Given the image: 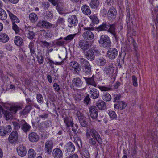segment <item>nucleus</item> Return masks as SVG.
Wrapping results in <instances>:
<instances>
[{
  "label": "nucleus",
  "instance_id": "obj_38",
  "mask_svg": "<svg viewBox=\"0 0 158 158\" xmlns=\"http://www.w3.org/2000/svg\"><path fill=\"white\" fill-rule=\"evenodd\" d=\"M21 121H12L11 123L12 125H13L14 129L16 130H18L21 127L22 124Z\"/></svg>",
  "mask_w": 158,
  "mask_h": 158
},
{
  "label": "nucleus",
  "instance_id": "obj_54",
  "mask_svg": "<svg viewBox=\"0 0 158 158\" xmlns=\"http://www.w3.org/2000/svg\"><path fill=\"white\" fill-rule=\"evenodd\" d=\"M36 99L38 103L42 104L43 102V97L42 95L40 94H37Z\"/></svg>",
  "mask_w": 158,
  "mask_h": 158
},
{
  "label": "nucleus",
  "instance_id": "obj_34",
  "mask_svg": "<svg viewBox=\"0 0 158 158\" xmlns=\"http://www.w3.org/2000/svg\"><path fill=\"white\" fill-rule=\"evenodd\" d=\"M83 13L86 15H89L91 13V10L89 7L86 5H83L81 8Z\"/></svg>",
  "mask_w": 158,
  "mask_h": 158
},
{
  "label": "nucleus",
  "instance_id": "obj_41",
  "mask_svg": "<svg viewBox=\"0 0 158 158\" xmlns=\"http://www.w3.org/2000/svg\"><path fill=\"white\" fill-rule=\"evenodd\" d=\"M7 16L5 11L2 8H0V19L4 20L6 19Z\"/></svg>",
  "mask_w": 158,
  "mask_h": 158
},
{
  "label": "nucleus",
  "instance_id": "obj_63",
  "mask_svg": "<svg viewBox=\"0 0 158 158\" xmlns=\"http://www.w3.org/2000/svg\"><path fill=\"white\" fill-rule=\"evenodd\" d=\"M54 90L57 92H59L60 90L59 85L56 83H55L53 85Z\"/></svg>",
  "mask_w": 158,
  "mask_h": 158
},
{
  "label": "nucleus",
  "instance_id": "obj_11",
  "mask_svg": "<svg viewBox=\"0 0 158 158\" xmlns=\"http://www.w3.org/2000/svg\"><path fill=\"white\" fill-rule=\"evenodd\" d=\"M16 151L18 155L21 157L25 156L27 153L26 147L23 144H19L16 148Z\"/></svg>",
  "mask_w": 158,
  "mask_h": 158
},
{
  "label": "nucleus",
  "instance_id": "obj_18",
  "mask_svg": "<svg viewBox=\"0 0 158 158\" xmlns=\"http://www.w3.org/2000/svg\"><path fill=\"white\" fill-rule=\"evenodd\" d=\"M28 139L31 142H36L39 140V137L36 133L31 132L28 135Z\"/></svg>",
  "mask_w": 158,
  "mask_h": 158
},
{
  "label": "nucleus",
  "instance_id": "obj_57",
  "mask_svg": "<svg viewBox=\"0 0 158 158\" xmlns=\"http://www.w3.org/2000/svg\"><path fill=\"white\" fill-rule=\"evenodd\" d=\"M7 134L5 129V127H1L0 128V135L4 136Z\"/></svg>",
  "mask_w": 158,
  "mask_h": 158
},
{
  "label": "nucleus",
  "instance_id": "obj_51",
  "mask_svg": "<svg viewBox=\"0 0 158 158\" xmlns=\"http://www.w3.org/2000/svg\"><path fill=\"white\" fill-rule=\"evenodd\" d=\"M113 100L114 102H118L121 97L120 94L114 95L113 96Z\"/></svg>",
  "mask_w": 158,
  "mask_h": 158
},
{
  "label": "nucleus",
  "instance_id": "obj_44",
  "mask_svg": "<svg viewBox=\"0 0 158 158\" xmlns=\"http://www.w3.org/2000/svg\"><path fill=\"white\" fill-rule=\"evenodd\" d=\"M28 155L29 158H34L36 156V153L34 149H30L28 151Z\"/></svg>",
  "mask_w": 158,
  "mask_h": 158
},
{
  "label": "nucleus",
  "instance_id": "obj_56",
  "mask_svg": "<svg viewBox=\"0 0 158 158\" xmlns=\"http://www.w3.org/2000/svg\"><path fill=\"white\" fill-rule=\"evenodd\" d=\"M84 98H85L83 101L84 102V103L87 105L89 103V102L90 100V99L89 98V95L88 94H86V95L85 96H84Z\"/></svg>",
  "mask_w": 158,
  "mask_h": 158
},
{
  "label": "nucleus",
  "instance_id": "obj_29",
  "mask_svg": "<svg viewBox=\"0 0 158 158\" xmlns=\"http://www.w3.org/2000/svg\"><path fill=\"white\" fill-rule=\"evenodd\" d=\"M97 107L101 110H104L106 108L105 102L101 100H99L96 102Z\"/></svg>",
  "mask_w": 158,
  "mask_h": 158
},
{
  "label": "nucleus",
  "instance_id": "obj_9",
  "mask_svg": "<svg viewBox=\"0 0 158 158\" xmlns=\"http://www.w3.org/2000/svg\"><path fill=\"white\" fill-rule=\"evenodd\" d=\"M84 29L85 30H87V31L84 32L82 36L83 38L86 40H91L93 39L94 35L93 33L90 31L91 28L90 27H84Z\"/></svg>",
  "mask_w": 158,
  "mask_h": 158
},
{
  "label": "nucleus",
  "instance_id": "obj_12",
  "mask_svg": "<svg viewBox=\"0 0 158 158\" xmlns=\"http://www.w3.org/2000/svg\"><path fill=\"white\" fill-rule=\"evenodd\" d=\"M53 148V143L51 140L46 141L45 143L44 151L48 154H50Z\"/></svg>",
  "mask_w": 158,
  "mask_h": 158
},
{
  "label": "nucleus",
  "instance_id": "obj_23",
  "mask_svg": "<svg viewBox=\"0 0 158 158\" xmlns=\"http://www.w3.org/2000/svg\"><path fill=\"white\" fill-rule=\"evenodd\" d=\"M69 66L73 68L74 69V72L75 73H78V72H79L81 70L80 65L78 63L75 61H72L70 62Z\"/></svg>",
  "mask_w": 158,
  "mask_h": 158
},
{
  "label": "nucleus",
  "instance_id": "obj_25",
  "mask_svg": "<svg viewBox=\"0 0 158 158\" xmlns=\"http://www.w3.org/2000/svg\"><path fill=\"white\" fill-rule=\"evenodd\" d=\"M116 10L114 7H111L108 11V17L111 18L112 20L116 18Z\"/></svg>",
  "mask_w": 158,
  "mask_h": 158
},
{
  "label": "nucleus",
  "instance_id": "obj_5",
  "mask_svg": "<svg viewBox=\"0 0 158 158\" xmlns=\"http://www.w3.org/2000/svg\"><path fill=\"white\" fill-rule=\"evenodd\" d=\"M72 128V131L74 132V135L73 136L74 141L76 143L79 149L81 148L82 147V143L80 138L78 137L76 134V131L78 128V125L77 124H75L74 126Z\"/></svg>",
  "mask_w": 158,
  "mask_h": 158
},
{
  "label": "nucleus",
  "instance_id": "obj_17",
  "mask_svg": "<svg viewBox=\"0 0 158 158\" xmlns=\"http://www.w3.org/2000/svg\"><path fill=\"white\" fill-rule=\"evenodd\" d=\"M84 54L86 58L89 60L93 61L95 58L94 52L91 49H89L85 52Z\"/></svg>",
  "mask_w": 158,
  "mask_h": 158
},
{
  "label": "nucleus",
  "instance_id": "obj_27",
  "mask_svg": "<svg viewBox=\"0 0 158 158\" xmlns=\"http://www.w3.org/2000/svg\"><path fill=\"white\" fill-rule=\"evenodd\" d=\"M83 78L85 80L87 85H90L96 87L97 84L94 80L93 76L91 77H84Z\"/></svg>",
  "mask_w": 158,
  "mask_h": 158
},
{
  "label": "nucleus",
  "instance_id": "obj_53",
  "mask_svg": "<svg viewBox=\"0 0 158 158\" xmlns=\"http://www.w3.org/2000/svg\"><path fill=\"white\" fill-rule=\"evenodd\" d=\"M37 57L39 63L40 64H42L44 62V57L42 55V54H41L40 53L37 56Z\"/></svg>",
  "mask_w": 158,
  "mask_h": 158
},
{
  "label": "nucleus",
  "instance_id": "obj_28",
  "mask_svg": "<svg viewBox=\"0 0 158 158\" xmlns=\"http://www.w3.org/2000/svg\"><path fill=\"white\" fill-rule=\"evenodd\" d=\"M80 124L82 127H86L87 126L88 123L86 118L83 116L80 115L78 117Z\"/></svg>",
  "mask_w": 158,
  "mask_h": 158
},
{
  "label": "nucleus",
  "instance_id": "obj_43",
  "mask_svg": "<svg viewBox=\"0 0 158 158\" xmlns=\"http://www.w3.org/2000/svg\"><path fill=\"white\" fill-rule=\"evenodd\" d=\"M28 47L30 50V53L31 56H32L35 53L34 43L33 42H30L28 45Z\"/></svg>",
  "mask_w": 158,
  "mask_h": 158
},
{
  "label": "nucleus",
  "instance_id": "obj_7",
  "mask_svg": "<svg viewBox=\"0 0 158 158\" xmlns=\"http://www.w3.org/2000/svg\"><path fill=\"white\" fill-rule=\"evenodd\" d=\"M68 26L70 28L76 26L78 23V19L75 15H72L69 17L67 20Z\"/></svg>",
  "mask_w": 158,
  "mask_h": 158
},
{
  "label": "nucleus",
  "instance_id": "obj_13",
  "mask_svg": "<svg viewBox=\"0 0 158 158\" xmlns=\"http://www.w3.org/2000/svg\"><path fill=\"white\" fill-rule=\"evenodd\" d=\"M89 111L91 118L93 119L97 120L98 112L97 107L93 106H90L89 108Z\"/></svg>",
  "mask_w": 158,
  "mask_h": 158
},
{
  "label": "nucleus",
  "instance_id": "obj_2",
  "mask_svg": "<svg viewBox=\"0 0 158 158\" xmlns=\"http://www.w3.org/2000/svg\"><path fill=\"white\" fill-rule=\"evenodd\" d=\"M99 43L100 46L105 48H108L111 45V42L110 38L105 35H102L101 36Z\"/></svg>",
  "mask_w": 158,
  "mask_h": 158
},
{
  "label": "nucleus",
  "instance_id": "obj_33",
  "mask_svg": "<svg viewBox=\"0 0 158 158\" xmlns=\"http://www.w3.org/2000/svg\"><path fill=\"white\" fill-rule=\"evenodd\" d=\"M27 30L28 31L27 34V37L30 40H32L33 39L35 35V34L34 32L33 28L31 27H28L27 28Z\"/></svg>",
  "mask_w": 158,
  "mask_h": 158
},
{
  "label": "nucleus",
  "instance_id": "obj_30",
  "mask_svg": "<svg viewBox=\"0 0 158 158\" xmlns=\"http://www.w3.org/2000/svg\"><path fill=\"white\" fill-rule=\"evenodd\" d=\"M14 43L18 46H22L24 44L22 38L19 36H16L14 39Z\"/></svg>",
  "mask_w": 158,
  "mask_h": 158
},
{
  "label": "nucleus",
  "instance_id": "obj_1",
  "mask_svg": "<svg viewBox=\"0 0 158 158\" xmlns=\"http://www.w3.org/2000/svg\"><path fill=\"white\" fill-rule=\"evenodd\" d=\"M90 135H91L92 137L95 138L99 143L102 144V140L100 135L95 130L87 129L85 135L86 138H89Z\"/></svg>",
  "mask_w": 158,
  "mask_h": 158
},
{
  "label": "nucleus",
  "instance_id": "obj_3",
  "mask_svg": "<svg viewBox=\"0 0 158 158\" xmlns=\"http://www.w3.org/2000/svg\"><path fill=\"white\" fill-rule=\"evenodd\" d=\"M80 62L83 72L86 74H89L91 71V66L89 61L86 59L81 58Z\"/></svg>",
  "mask_w": 158,
  "mask_h": 158
},
{
  "label": "nucleus",
  "instance_id": "obj_55",
  "mask_svg": "<svg viewBox=\"0 0 158 158\" xmlns=\"http://www.w3.org/2000/svg\"><path fill=\"white\" fill-rule=\"evenodd\" d=\"M97 140L95 138L93 137V138H91L89 139V143L91 145H95V147H96V141Z\"/></svg>",
  "mask_w": 158,
  "mask_h": 158
},
{
  "label": "nucleus",
  "instance_id": "obj_19",
  "mask_svg": "<svg viewBox=\"0 0 158 158\" xmlns=\"http://www.w3.org/2000/svg\"><path fill=\"white\" fill-rule=\"evenodd\" d=\"M72 84L77 88H81L83 84L82 81L79 77L74 78L72 81Z\"/></svg>",
  "mask_w": 158,
  "mask_h": 158
},
{
  "label": "nucleus",
  "instance_id": "obj_40",
  "mask_svg": "<svg viewBox=\"0 0 158 158\" xmlns=\"http://www.w3.org/2000/svg\"><path fill=\"white\" fill-rule=\"evenodd\" d=\"M102 99L106 101H109L111 100V97L110 94L107 92H103L102 95Z\"/></svg>",
  "mask_w": 158,
  "mask_h": 158
},
{
  "label": "nucleus",
  "instance_id": "obj_32",
  "mask_svg": "<svg viewBox=\"0 0 158 158\" xmlns=\"http://www.w3.org/2000/svg\"><path fill=\"white\" fill-rule=\"evenodd\" d=\"M109 23L107 22H103L102 24L98 26L97 29L99 31H106L109 28Z\"/></svg>",
  "mask_w": 158,
  "mask_h": 158
},
{
  "label": "nucleus",
  "instance_id": "obj_39",
  "mask_svg": "<svg viewBox=\"0 0 158 158\" xmlns=\"http://www.w3.org/2000/svg\"><path fill=\"white\" fill-rule=\"evenodd\" d=\"M31 108L32 107L31 105H28L26 106L23 111L21 112V115H25L27 114L30 111Z\"/></svg>",
  "mask_w": 158,
  "mask_h": 158
},
{
  "label": "nucleus",
  "instance_id": "obj_15",
  "mask_svg": "<svg viewBox=\"0 0 158 158\" xmlns=\"http://www.w3.org/2000/svg\"><path fill=\"white\" fill-rule=\"evenodd\" d=\"M116 28L115 24H110L109 23V29H107V31L111 33L114 37L116 40L117 41L118 40V38L116 35Z\"/></svg>",
  "mask_w": 158,
  "mask_h": 158
},
{
  "label": "nucleus",
  "instance_id": "obj_16",
  "mask_svg": "<svg viewBox=\"0 0 158 158\" xmlns=\"http://www.w3.org/2000/svg\"><path fill=\"white\" fill-rule=\"evenodd\" d=\"M79 46L83 50L88 49L89 47V42L85 40H81L78 43Z\"/></svg>",
  "mask_w": 158,
  "mask_h": 158
},
{
  "label": "nucleus",
  "instance_id": "obj_10",
  "mask_svg": "<svg viewBox=\"0 0 158 158\" xmlns=\"http://www.w3.org/2000/svg\"><path fill=\"white\" fill-rule=\"evenodd\" d=\"M18 134L16 131H13L9 135L8 141L12 144L15 143L18 140Z\"/></svg>",
  "mask_w": 158,
  "mask_h": 158
},
{
  "label": "nucleus",
  "instance_id": "obj_48",
  "mask_svg": "<svg viewBox=\"0 0 158 158\" xmlns=\"http://www.w3.org/2000/svg\"><path fill=\"white\" fill-rule=\"evenodd\" d=\"M12 23V28L15 31L16 34H18L20 32V31L21 30V29L15 23Z\"/></svg>",
  "mask_w": 158,
  "mask_h": 158
},
{
  "label": "nucleus",
  "instance_id": "obj_50",
  "mask_svg": "<svg viewBox=\"0 0 158 158\" xmlns=\"http://www.w3.org/2000/svg\"><path fill=\"white\" fill-rule=\"evenodd\" d=\"M84 98V95L82 94H77L75 95L74 98L76 101H79Z\"/></svg>",
  "mask_w": 158,
  "mask_h": 158
},
{
  "label": "nucleus",
  "instance_id": "obj_52",
  "mask_svg": "<svg viewBox=\"0 0 158 158\" xmlns=\"http://www.w3.org/2000/svg\"><path fill=\"white\" fill-rule=\"evenodd\" d=\"M127 23H128L130 22V21L131 20V18H130V9L128 7H127Z\"/></svg>",
  "mask_w": 158,
  "mask_h": 158
},
{
  "label": "nucleus",
  "instance_id": "obj_60",
  "mask_svg": "<svg viewBox=\"0 0 158 158\" xmlns=\"http://www.w3.org/2000/svg\"><path fill=\"white\" fill-rule=\"evenodd\" d=\"M118 106L120 109H123L126 106V104L123 101H120L118 102Z\"/></svg>",
  "mask_w": 158,
  "mask_h": 158
},
{
  "label": "nucleus",
  "instance_id": "obj_62",
  "mask_svg": "<svg viewBox=\"0 0 158 158\" xmlns=\"http://www.w3.org/2000/svg\"><path fill=\"white\" fill-rule=\"evenodd\" d=\"M132 80L133 85L137 86L138 85L137 77L135 76H133L132 77Z\"/></svg>",
  "mask_w": 158,
  "mask_h": 158
},
{
  "label": "nucleus",
  "instance_id": "obj_46",
  "mask_svg": "<svg viewBox=\"0 0 158 158\" xmlns=\"http://www.w3.org/2000/svg\"><path fill=\"white\" fill-rule=\"evenodd\" d=\"M76 35V34H70L64 37V39L66 41L69 42L72 40Z\"/></svg>",
  "mask_w": 158,
  "mask_h": 158
},
{
  "label": "nucleus",
  "instance_id": "obj_14",
  "mask_svg": "<svg viewBox=\"0 0 158 158\" xmlns=\"http://www.w3.org/2000/svg\"><path fill=\"white\" fill-rule=\"evenodd\" d=\"M105 73L110 77H112L114 71V67L111 65H106L103 69Z\"/></svg>",
  "mask_w": 158,
  "mask_h": 158
},
{
  "label": "nucleus",
  "instance_id": "obj_8",
  "mask_svg": "<svg viewBox=\"0 0 158 158\" xmlns=\"http://www.w3.org/2000/svg\"><path fill=\"white\" fill-rule=\"evenodd\" d=\"M118 53V51L116 48H110L107 52L106 56L110 59L113 60L116 58Z\"/></svg>",
  "mask_w": 158,
  "mask_h": 158
},
{
  "label": "nucleus",
  "instance_id": "obj_61",
  "mask_svg": "<svg viewBox=\"0 0 158 158\" xmlns=\"http://www.w3.org/2000/svg\"><path fill=\"white\" fill-rule=\"evenodd\" d=\"M43 35L46 38L50 37L52 35L51 33V32L49 31H48L46 32L44 31L43 33Z\"/></svg>",
  "mask_w": 158,
  "mask_h": 158
},
{
  "label": "nucleus",
  "instance_id": "obj_59",
  "mask_svg": "<svg viewBox=\"0 0 158 158\" xmlns=\"http://www.w3.org/2000/svg\"><path fill=\"white\" fill-rule=\"evenodd\" d=\"M65 21L64 19L63 18L59 17L56 23L57 25L62 24H64Z\"/></svg>",
  "mask_w": 158,
  "mask_h": 158
},
{
  "label": "nucleus",
  "instance_id": "obj_4",
  "mask_svg": "<svg viewBox=\"0 0 158 158\" xmlns=\"http://www.w3.org/2000/svg\"><path fill=\"white\" fill-rule=\"evenodd\" d=\"M21 108V106L17 105L11 106L9 109V111H6L4 115L6 120H8L12 118L13 114L16 113L18 110Z\"/></svg>",
  "mask_w": 158,
  "mask_h": 158
},
{
  "label": "nucleus",
  "instance_id": "obj_47",
  "mask_svg": "<svg viewBox=\"0 0 158 158\" xmlns=\"http://www.w3.org/2000/svg\"><path fill=\"white\" fill-rule=\"evenodd\" d=\"M108 114L111 118L113 119H116L117 116L115 112L112 110H110L108 113Z\"/></svg>",
  "mask_w": 158,
  "mask_h": 158
},
{
  "label": "nucleus",
  "instance_id": "obj_31",
  "mask_svg": "<svg viewBox=\"0 0 158 158\" xmlns=\"http://www.w3.org/2000/svg\"><path fill=\"white\" fill-rule=\"evenodd\" d=\"M7 12L10 18L12 21V23H18L19 22V19L16 16L14 15L12 13L8 10H7Z\"/></svg>",
  "mask_w": 158,
  "mask_h": 158
},
{
  "label": "nucleus",
  "instance_id": "obj_22",
  "mask_svg": "<svg viewBox=\"0 0 158 158\" xmlns=\"http://www.w3.org/2000/svg\"><path fill=\"white\" fill-rule=\"evenodd\" d=\"M52 156L54 158H62V152L59 148H55L52 151Z\"/></svg>",
  "mask_w": 158,
  "mask_h": 158
},
{
  "label": "nucleus",
  "instance_id": "obj_6",
  "mask_svg": "<svg viewBox=\"0 0 158 158\" xmlns=\"http://www.w3.org/2000/svg\"><path fill=\"white\" fill-rule=\"evenodd\" d=\"M75 150V147L73 144L71 142L68 143L65 145L64 149V152L66 155H70L72 154Z\"/></svg>",
  "mask_w": 158,
  "mask_h": 158
},
{
  "label": "nucleus",
  "instance_id": "obj_42",
  "mask_svg": "<svg viewBox=\"0 0 158 158\" xmlns=\"http://www.w3.org/2000/svg\"><path fill=\"white\" fill-rule=\"evenodd\" d=\"M90 5L92 8H96L98 6L99 2L98 0H91Z\"/></svg>",
  "mask_w": 158,
  "mask_h": 158
},
{
  "label": "nucleus",
  "instance_id": "obj_21",
  "mask_svg": "<svg viewBox=\"0 0 158 158\" xmlns=\"http://www.w3.org/2000/svg\"><path fill=\"white\" fill-rule=\"evenodd\" d=\"M22 124L21 129L25 133H27L30 131L31 126L28 124L24 120H21Z\"/></svg>",
  "mask_w": 158,
  "mask_h": 158
},
{
  "label": "nucleus",
  "instance_id": "obj_45",
  "mask_svg": "<svg viewBox=\"0 0 158 158\" xmlns=\"http://www.w3.org/2000/svg\"><path fill=\"white\" fill-rule=\"evenodd\" d=\"M90 18L94 23L97 24L98 23L99 21L98 19L94 15H92L89 17Z\"/></svg>",
  "mask_w": 158,
  "mask_h": 158
},
{
  "label": "nucleus",
  "instance_id": "obj_20",
  "mask_svg": "<svg viewBox=\"0 0 158 158\" xmlns=\"http://www.w3.org/2000/svg\"><path fill=\"white\" fill-rule=\"evenodd\" d=\"M90 97L94 99L98 98L99 96V92L96 89L89 87Z\"/></svg>",
  "mask_w": 158,
  "mask_h": 158
},
{
  "label": "nucleus",
  "instance_id": "obj_36",
  "mask_svg": "<svg viewBox=\"0 0 158 158\" xmlns=\"http://www.w3.org/2000/svg\"><path fill=\"white\" fill-rule=\"evenodd\" d=\"M9 40V38L7 34L3 33H0V41L5 43Z\"/></svg>",
  "mask_w": 158,
  "mask_h": 158
},
{
  "label": "nucleus",
  "instance_id": "obj_26",
  "mask_svg": "<svg viewBox=\"0 0 158 158\" xmlns=\"http://www.w3.org/2000/svg\"><path fill=\"white\" fill-rule=\"evenodd\" d=\"M52 124L51 121L47 120L43 123H40L39 127L40 129H43L44 128H47L52 126Z\"/></svg>",
  "mask_w": 158,
  "mask_h": 158
},
{
  "label": "nucleus",
  "instance_id": "obj_49",
  "mask_svg": "<svg viewBox=\"0 0 158 158\" xmlns=\"http://www.w3.org/2000/svg\"><path fill=\"white\" fill-rule=\"evenodd\" d=\"M98 62L99 65L103 66L105 65L106 63V60L103 57L100 58L97 60Z\"/></svg>",
  "mask_w": 158,
  "mask_h": 158
},
{
  "label": "nucleus",
  "instance_id": "obj_35",
  "mask_svg": "<svg viewBox=\"0 0 158 158\" xmlns=\"http://www.w3.org/2000/svg\"><path fill=\"white\" fill-rule=\"evenodd\" d=\"M64 122L67 127L70 126L73 127L74 124L72 119L70 118L66 117L64 118Z\"/></svg>",
  "mask_w": 158,
  "mask_h": 158
},
{
  "label": "nucleus",
  "instance_id": "obj_24",
  "mask_svg": "<svg viewBox=\"0 0 158 158\" xmlns=\"http://www.w3.org/2000/svg\"><path fill=\"white\" fill-rule=\"evenodd\" d=\"M37 26L39 27L48 29L51 27L52 25L51 24L46 21L40 20L38 23Z\"/></svg>",
  "mask_w": 158,
  "mask_h": 158
},
{
  "label": "nucleus",
  "instance_id": "obj_37",
  "mask_svg": "<svg viewBox=\"0 0 158 158\" xmlns=\"http://www.w3.org/2000/svg\"><path fill=\"white\" fill-rule=\"evenodd\" d=\"M29 18L30 21L32 23L36 22L38 19L37 15L34 13H32L29 14Z\"/></svg>",
  "mask_w": 158,
  "mask_h": 158
},
{
  "label": "nucleus",
  "instance_id": "obj_58",
  "mask_svg": "<svg viewBox=\"0 0 158 158\" xmlns=\"http://www.w3.org/2000/svg\"><path fill=\"white\" fill-rule=\"evenodd\" d=\"M40 43L42 44V47H46L47 48H48L51 44V43H50L47 42L45 41H41Z\"/></svg>",
  "mask_w": 158,
  "mask_h": 158
},
{
  "label": "nucleus",
  "instance_id": "obj_64",
  "mask_svg": "<svg viewBox=\"0 0 158 158\" xmlns=\"http://www.w3.org/2000/svg\"><path fill=\"white\" fill-rule=\"evenodd\" d=\"M47 17L48 18H52L53 16L52 11H46Z\"/></svg>",
  "mask_w": 158,
  "mask_h": 158
}]
</instances>
